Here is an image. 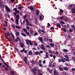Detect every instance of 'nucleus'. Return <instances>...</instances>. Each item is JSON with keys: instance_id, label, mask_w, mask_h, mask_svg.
Segmentation results:
<instances>
[{"instance_id": "obj_15", "label": "nucleus", "mask_w": 75, "mask_h": 75, "mask_svg": "<svg viewBox=\"0 0 75 75\" xmlns=\"http://www.w3.org/2000/svg\"><path fill=\"white\" fill-rule=\"evenodd\" d=\"M20 17V16L19 14H17L16 16V18L18 20L19 18Z\"/></svg>"}, {"instance_id": "obj_42", "label": "nucleus", "mask_w": 75, "mask_h": 75, "mask_svg": "<svg viewBox=\"0 0 75 75\" xmlns=\"http://www.w3.org/2000/svg\"><path fill=\"white\" fill-rule=\"evenodd\" d=\"M18 9H20V10H21L22 8V7H20L19 6H18Z\"/></svg>"}, {"instance_id": "obj_16", "label": "nucleus", "mask_w": 75, "mask_h": 75, "mask_svg": "<svg viewBox=\"0 0 75 75\" xmlns=\"http://www.w3.org/2000/svg\"><path fill=\"white\" fill-rule=\"evenodd\" d=\"M64 17L63 16H62V17H58V19L59 20H60L61 19H62L64 18Z\"/></svg>"}, {"instance_id": "obj_24", "label": "nucleus", "mask_w": 75, "mask_h": 75, "mask_svg": "<svg viewBox=\"0 0 75 75\" xmlns=\"http://www.w3.org/2000/svg\"><path fill=\"white\" fill-rule=\"evenodd\" d=\"M21 35L23 36L24 37H26V35L25 34H24V33H21Z\"/></svg>"}, {"instance_id": "obj_21", "label": "nucleus", "mask_w": 75, "mask_h": 75, "mask_svg": "<svg viewBox=\"0 0 75 75\" xmlns=\"http://www.w3.org/2000/svg\"><path fill=\"white\" fill-rule=\"evenodd\" d=\"M16 28H18V29H21V28L20 26H17V25H16Z\"/></svg>"}, {"instance_id": "obj_34", "label": "nucleus", "mask_w": 75, "mask_h": 75, "mask_svg": "<svg viewBox=\"0 0 75 75\" xmlns=\"http://www.w3.org/2000/svg\"><path fill=\"white\" fill-rule=\"evenodd\" d=\"M38 33H35V34H34V36H36V35H38Z\"/></svg>"}, {"instance_id": "obj_44", "label": "nucleus", "mask_w": 75, "mask_h": 75, "mask_svg": "<svg viewBox=\"0 0 75 75\" xmlns=\"http://www.w3.org/2000/svg\"><path fill=\"white\" fill-rule=\"evenodd\" d=\"M30 32L31 33V34H32V35H33V30H31V31H30Z\"/></svg>"}, {"instance_id": "obj_33", "label": "nucleus", "mask_w": 75, "mask_h": 75, "mask_svg": "<svg viewBox=\"0 0 75 75\" xmlns=\"http://www.w3.org/2000/svg\"><path fill=\"white\" fill-rule=\"evenodd\" d=\"M21 47L22 48H23V47H24V44H21Z\"/></svg>"}, {"instance_id": "obj_64", "label": "nucleus", "mask_w": 75, "mask_h": 75, "mask_svg": "<svg viewBox=\"0 0 75 75\" xmlns=\"http://www.w3.org/2000/svg\"><path fill=\"white\" fill-rule=\"evenodd\" d=\"M43 64H45V60H44V61H43Z\"/></svg>"}, {"instance_id": "obj_17", "label": "nucleus", "mask_w": 75, "mask_h": 75, "mask_svg": "<svg viewBox=\"0 0 75 75\" xmlns=\"http://www.w3.org/2000/svg\"><path fill=\"white\" fill-rule=\"evenodd\" d=\"M16 24H17V25H19V23H18V22H19V21H18V19H16Z\"/></svg>"}, {"instance_id": "obj_28", "label": "nucleus", "mask_w": 75, "mask_h": 75, "mask_svg": "<svg viewBox=\"0 0 75 75\" xmlns=\"http://www.w3.org/2000/svg\"><path fill=\"white\" fill-rule=\"evenodd\" d=\"M56 64L55 62H54L53 64L52 65V66L53 67H55V66L56 65Z\"/></svg>"}, {"instance_id": "obj_36", "label": "nucleus", "mask_w": 75, "mask_h": 75, "mask_svg": "<svg viewBox=\"0 0 75 75\" xmlns=\"http://www.w3.org/2000/svg\"><path fill=\"white\" fill-rule=\"evenodd\" d=\"M69 32L71 33L73 31V30H72V29H69Z\"/></svg>"}, {"instance_id": "obj_30", "label": "nucleus", "mask_w": 75, "mask_h": 75, "mask_svg": "<svg viewBox=\"0 0 75 75\" xmlns=\"http://www.w3.org/2000/svg\"><path fill=\"white\" fill-rule=\"evenodd\" d=\"M23 31H24V32H26V34L27 30L26 28H23Z\"/></svg>"}, {"instance_id": "obj_8", "label": "nucleus", "mask_w": 75, "mask_h": 75, "mask_svg": "<svg viewBox=\"0 0 75 75\" xmlns=\"http://www.w3.org/2000/svg\"><path fill=\"white\" fill-rule=\"evenodd\" d=\"M24 61L25 62V63H26V64H27V61H28V59L27 57H25V58L24 59Z\"/></svg>"}, {"instance_id": "obj_18", "label": "nucleus", "mask_w": 75, "mask_h": 75, "mask_svg": "<svg viewBox=\"0 0 75 75\" xmlns=\"http://www.w3.org/2000/svg\"><path fill=\"white\" fill-rule=\"evenodd\" d=\"M47 69V70L49 71H50V73H52V72L53 71V69H51V70L50 71V68H48Z\"/></svg>"}, {"instance_id": "obj_14", "label": "nucleus", "mask_w": 75, "mask_h": 75, "mask_svg": "<svg viewBox=\"0 0 75 75\" xmlns=\"http://www.w3.org/2000/svg\"><path fill=\"white\" fill-rule=\"evenodd\" d=\"M48 52L50 54H53L54 53V51H52L51 50H48Z\"/></svg>"}, {"instance_id": "obj_48", "label": "nucleus", "mask_w": 75, "mask_h": 75, "mask_svg": "<svg viewBox=\"0 0 75 75\" xmlns=\"http://www.w3.org/2000/svg\"><path fill=\"white\" fill-rule=\"evenodd\" d=\"M60 11L61 13H63V10H62L61 9H60Z\"/></svg>"}, {"instance_id": "obj_59", "label": "nucleus", "mask_w": 75, "mask_h": 75, "mask_svg": "<svg viewBox=\"0 0 75 75\" xmlns=\"http://www.w3.org/2000/svg\"><path fill=\"white\" fill-rule=\"evenodd\" d=\"M74 25H71V27L73 28V30H74Z\"/></svg>"}, {"instance_id": "obj_29", "label": "nucleus", "mask_w": 75, "mask_h": 75, "mask_svg": "<svg viewBox=\"0 0 75 75\" xmlns=\"http://www.w3.org/2000/svg\"><path fill=\"white\" fill-rule=\"evenodd\" d=\"M26 28L27 29V30H29L30 29V27H29V26H27V25H26Z\"/></svg>"}, {"instance_id": "obj_47", "label": "nucleus", "mask_w": 75, "mask_h": 75, "mask_svg": "<svg viewBox=\"0 0 75 75\" xmlns=\"http://www.w3.org/2000/svg\"><path fill=\"white\" fill-rule=\"evenodd\" d=\"M10 1L11 3H13L14 1V0H10Z\"/></svg>"}, {"instance_id": "obj_7", "label": "nucleus", "mask_w": 75, "mask_h": 75, "mask_svg": "<svg viewBox=\"0 0 75 75\" xmlns=\"http://www.w3.org/2000/svg\"><path fill=\"white\" fill-rule=\"evenodd\" d=\"M38 39L39 40H40V41H41V42H42V43H43V40L42 38H41V37H39L38 38Z\"/></svg>"}, {"instance_id": "obj_22", "label": "nucleus", "mask_w": 75, "mask_h": 75, "mask_svg": "<svg viewBox=\"0 0 75 75\" xmlns=\"http://www.w3.org/2000/svg\"><path fill=\"white\" fill-rule=\"evenodd\" d=\"M59 70H60V71H62L63 70V68H62V67H59Z\"/></svg>"}, {"instance_id": "obj_9", "label": "nucleus", "mask_w": 75, "mask_h": 75, "mask_svg": "<svg viewBox=\"0 0 75 75\" xmlns=\"http://www.w3.org/2000/svg\"><path fill=\"white\" fill-rule=\"evenodd\" d=\"M71 10L72 11L71 12L72 13H75V7L74 8H73Z\"/></svg>"}, {"instance_id": "obj_62", "label": "nucleus", "mask_w": 75, "mask_h": 75, "mask_svg": "<svg viewBox=\"0 0 75 75\" xmlns=\"http://www.w3.org/2000/svg\"><path fill=\"white\" fill-rule=\"evenodd\" d=\"M72 71H75V68H72V69H71Z\"/></svg>"}, {"instance_id": "obj_51", "label": "nucleus", "mask_w": 75, "mask_h": 75, "mask_svg": "<svg viewBox=\"0 0 75 75\" xmlns=\"http://www.w3.org/2000/svg\"><path fill=\"white\" fill-rule=\"evenodd\" d=\"M11 26L13 28H15V26L14 25H12Z\"/></svg>"}, {"instance_id": "obj_5", "label": "nucleus", "mask_w": 75, "mask_h": 75, "mask_svg": "<svg viewBox=\"0 0 75 75\" xmlns=\"http://www.w3.org/2000/svg\"><path fill=\"white\" fill-rule=\"evenodd\" d=\"M20 34V32L16 31L15 32V34L16 37H18V36H19Z\"/></svg>"}, {"instance_id": "obj_11", "label": "nucleus", "mask_w": 75, "mask_h": 75, "mask_svg": "<svg viewBox=\"0 0 75 75\" xmlns=\"http://www.w3.org/2000/svg\"><path fill=\"white\" fill-rule=\"evenodd\" d=\"M29 8L31 11H33L34 10V8L32 6L29 7Z\"/></svg>"}, {"instance_id": "obj_53", "label": "nucleus", "mask_w": 75, "mask_h": 75, "mask_svg": "<svg viewBox=\"0 0 75 75\" xmlns=\"http://www.w3.org/2000/svg\"><path fill=\"white\" fill-rule=\"evenodd\" d=\"M64 57L65 58H69V57H68V56H67V55H64Z\"/></svg>"}, {"instance_id": "obj_46", "label": "nucleus", "mask_w": 75, "mask_h": 75, "mask_svg": "<svg viewBox=\"0 0 75 75\" xmlns=\"http://www.w3.org/2000/svg\"><path fill=\"white\" fill-rule=\"evenodd\" d=\"M34 45L35 46H37L38 45V43H37V42H35V43H34Z\"/></svg>"}, {"instance_id": "obj_3", "label": "nucleus", "mask_w": 75, "mask_h": 75, "mask_svg": "<svg viewBox=\"0 0 75 75\" xmlns=\"http://www.w3.org/2000/svg\"><path fill=\"white\" fill-rule=\"evenodd\" d=\"M25 21H26V24H27L26 25H30V26H32V25H31V24H30V23H29L28 19L25 20Z\"/></svg>"}, {"instance_id": "obj_43", "label": "nucleus", "mask_w": 75, "mask_h": 75, "mask_svg": "<svg viewBox=\"0 0 75 75\" xmlns=\"http://www.w3.org/2000/svg\"><path fill=\"white\" fill-rule=\"evenodd\" d=\"M49 41L50 42H52V39H50L49 40Z\"/></svg>"}, {"instance_id": "obj_55", "label": "nucleus", "mask_w": 75, "mask_h": 75, "mask_svg": "<svg viewBox=\"0 0 75 75\" xmlns=\"http://www.w3.org/2000/svg\"><path fill=\"white\" fill-rule=\"evenodd\" d=\"M53 57L54 59L55 60V58H56V57H55V55H53Z\"/></svg>"}, {"instance_id": "obj_25", "label": "nucleus", "mask_w": 75, "mask_h": 75, "mask_svg": "<svg viewBox=\"0 0 75 75\" xmlns=\"http://www.w3.org/2000/svg\"><path fill=\"white\" fill-rule=\"evenodd\" d=\"M54 75H57V74H58L57 72V71H54Z\"/></svg>"}, {"instance_id": "obj_45", "label": "nucleus", "mask_w": 75, "mask_h": 75, "mask_svg": "<svg viewBox=\"0 0 75 75\" xmlns=\"http://www.w3.org/2000/svg\"><path fill=\"white\" fill-rule=\"evenodd\" d=\"M17 10V8H14L13 9V11H16V10Z\"/></svg>"}, {"instance_id": "obj_26", "label": "nucleus", "mask_w": 75, "mask_h": 75, "mask_svg": "<svg viewBox=\"0 0 75 75\" xmlns=\"http://www.w3.org/2000/svg\"><path fill=\"white\" fill-rule=\"evenodd\" d=\"M63 51H64V52H68V50L67 49H63Z\"/></svg>"}, {"instance_id": "obj_32", "label": "nucleus", "mask_w": 75, "mask_h": 75, "mask_svg": "<svg viewBox=\"0 0 75 75\" xmlns=\"http://www.w3.org/2000/svg\"><path fill=\"white\" fill-rule=\"evenodd\" d=\"M25 50V48H23V50H21V51H20V52H23Z\"/></svg>"}, {"instance_id": "obj_52", "label": "nucleus", "mask_w": 75, "mask_h": 75, "mask_svg": "<svg viewBox=\"0 0 75 75\" xmlns=\"http://www.w3.org/2000/svg\"><path fill=\"white\" fill-rule=\"evenodd\" d=\"M16 13H19V11H18V10H17L16 11Z\"/></svg>"}, {"instance_id": "obj_61", "label": "nucleus", "mask_w": 75, "mask_h": 75, "mask_svg": "<svg viewBox=\"0 0 75 75\" xmlns=\"http://www.w3.org/2000/svg\"><path fill=\"white\" fill-rule=\"evenodd\" d=\"M47 25L48 26H49L50 27L51 26V25L50 24V23H47Z\"/></svg>"}, {"instance_id": "obj_6", "label": "nucleus", "mask_w": 75, "mask_h": 75, "mask_svg": "<svg viewBox=\"0 0 75 75\" xmlns=\"http://www.w3.org/2000/svg\"><path fill=\"white\" fill-rule=\"evenodd\" d=\"M32 72H33V74H34V75H36L37 74V72L35 71V69H32Z\"/></svg>"}, {"instance_id": "obj_23", "label": "nucleus", "mask_w": 75, "mask_h": 75, "mask_svg": "<svg viewBox=\"0 0 75 75\" xmlns=\"http://www.w3.org/2000/svg\"><path fill=\"white\" fill-rule=\"evenodd\" d=\"M57 27H59V28H60L61 27V25L59 24H57Z\"/></svg>"}, {"instance_id": "obj_10", "label": "nucleus", "mask_w": 75, "mask_h": 75, "mask_svg": "<svg viewBox=\"0 0 75 75\" xmlns=\"http://www.w3.org/2000/svg\"><path fill=\"white\" fill-rule=\"evenodd\" d=\"M33 54V52L32 51L30 50L29 51V52L28 53V54L29 55H32Z\"/></svg>"}, {"instance_id": "obj_49", "label": "nucleus", "mask_w": 75, "mask_h": 75, "mask_svg": "<svg viewBox=\"0 0 75 75\" xmlns=\"http://www.w3.org/2000/svg\"><path fill=\"white\" fill-rule=\"evenodd\" d=\"M38 75H43L42 74H41V72H39V73H38Z\"/></svg>"}, {"instance_id": "obj_2", "label": "nucleus", "mask_w": 75, "mask_h": 75, "mask_svg": "<svg viewBox=\"0 0 75 75\" xmlns=\"http://www.w3.org/2000/svg\"><path fill=\"white\" fill-rule=\"evenodd\" d=\"M5 8L6 12H7L8 13H10L11 11V10L10 8L8 7L7 6H5Z\"/></svg>"}, {"instance_id": "obj_20", "label": "nucleus", "mask_w": 75, "mask_h": 75, "mask_svg": "<svg viewBox=\"0 0 75 75\" xmlns=\"http://www.w3.org/2000/svg\"><path fill=\"white\" fill-rule=\"evenodd\" d=\"M35 55H38V54H39V51L35 52Z\"/></svg>"}, {"instance_id": "obj_38", "label": "nucleus", "mask_w": 75, "mask_h": 75, "mask_svg": "<svg viewBox=\"0 0 75 75\" xmlns=\"http://www.w3.org/2000/svg\"><path fill=\"white\" fill-rule=\"evenodd\" d=\"M3 5V4H2L1 2H0V7H1Z\"/></svg>"}, {"instance_id": "obj_1", "label": "nucleus", "mask_w": 75, "mask_h": 75, "mask_svg": "<svg viewBox=\"0 0 75 75\" xmlns=\"http://www.w3.org/2000/svg\"><path fill=\"white\" fill-rule=\"evenodd\" d=\"M25 41L26 42L27 44L28 45H29L30 44V45H33V43L31 40H25Z\"/></svg>"}, {"instance_id": "obj_58", "label": "nucleus", "mask_w": 75, "mask_h": 75, "mask_svg": "<svg viewBox=\"0 0 75 75\" xmlns=\"http://www.w3.org/2000/svg\"><path fill=\"white\" fill-rule=\"evenodd\" d=\"M58 61H59V62H61V60L60 59H58Z\"/></svg>"}, {"instance_id": "obj_35", "label": "nucleus", "mask_w": 75, "mask_h": 75, "mask_svg": "<svg viewBox=\"0 0 75 75\" xmlns=\"http://www.w3.org/2000/svg\"><path fill=\"white\" fill-rule=\"evenodd\" d=\"M43 51H40L39 52V54H41L43 52Z\"/></svg>"}, {"instance_id": "obj_13", "label": "nucleus", "mask_w": 75, "mask_h": 75, "mask_svg": "<svg viewBox=\"0 0 75 75\" xmlns=\"http://www.w3.org/2000/svg\"><path fill=\"white\" fill-rule=\"evenodd\" d=\"M45 54H46V56H45L46 58H48L49 56H48V52H46L45 53Z\"/></svg>"}, {"instance_id": "obj_57", "label": "nucleus", "mask_w": 75, "mask_h": 75, "mask_svg": "<svg viewBox=\"0 0 75 75\" xmlns=\"http://www.w3.org/2000/svg\"><path fill=\"white\" fill-rule=\"evenodd\" d=\"M63 30L64 31V32H66V29H65V28H63Z\"/></svg>"}, {"instance_id": "obj_54", "label": "nucleus", "mask_w": 75, "mask_h": 75, "mask_svg": "<svg viewBox=\"0 0 75 75\" xmlns=\"http://www.w3.org/2000/svg\"><path fill=\"white\" fill-rule=\"evenodd\" d=\"M61 23H62V24H65L64 22L63 21H61Z\"/></svg>"}, {"instance_id": "obj_12", "label": "nucleus", "mask_w": 75, "mask_h": 75, "mask_svg": "<svg viewBox=\"0 0 75 75\" xmlns=\"http://www.w3.org/2000/svg\"><path fill=\"white\" fill-rule=\"evenodd\" d=\"M20 38L19 37H17V38H16L15 40V41L16 42H18V40H20Z\"/></svg>"}, {"instance_id": "obj_31", "label": "nucleus", "mask_w": 75, "mask_h": 75, "mask_svg": "<svg viewBox=\"0 0 75 75\" xmlns=\"http://www.w3.org/2000/svg\"><path fill=\"white\" fill-rule=\"evenodd\" d=\"M8 69H9L8 67H6L5 68V71H8Z\"/></svg>"}, {"instance_id": "obj_4", "label": "nucleus", "mask_w": 75, "mask_h": 75, "mask_svg": "<svg viewBox=\"0 0 75 75\" xmlns=\"http://www.w3.org/2000/svg\"><path fill=\"white\" fill-rule=\"evenodd\" d=\"M40 48H41V49H42V50H44V51H45V46L44 45H43V44H42L41 45Z\"/></svg>"}, {"instance_id": "obj_19", "label": "nucleus", "mask_w": 75, "mask_h": 75, "mask_svg": "<svg viewBox=\"0 0 75 75\" xmlns=\"http://www.w3.org/2000/svg\"><path fill=\"white\" fill-rule=\"evenodd\" d=\"M26 34L28 36H29L30 37H31V35H30V34L27 31V30H26Z\"/></svg>"}, {"instance_id": "obj_40", "label": "nucleus", "mask_w": 75, "mask_h": 75, "mask_svg": "<svg viewBox=\"0 0 75 75\" xmlns=\"http://www.w3.org/2000/svg\"><path fill=\"white\" fill-rule=\"evenodd\" d=\"M61 61L62 62H65V61L64 59H61Z\"/></svg>"}, {"instance_id": "obj_56", "label": "nucleus", "mask_w": 75, "mask_h": 75, "mask_svg": "<svg viewBox=\"0 0 75 75\" xmlns=\"http://www.w3.org/2000/svg\"><path fill=\"white\" fill-rule=\"evenodd\" d=\"M39 65L40 67H42V64H41V63H40V64H39Z\"/></svg>"}, {"instance_id": "obj_60", "label": "nucleus", "mask_w": 75, "mask_h": 75, "mask_svg": "<svg viewBox=\"0 0 75 75\" xmlns=\"http://www.w3.org/2000/svg\"><path fill=\"white\" fill-rule=\"evenodd\" d=\"M54 61V60L53 59H52V61H51L52 63Z\"/></svg>"}, {"instance_id": "obj_27", "label": "nucleus", "mask_w": 75, "mask_h": 75, "mask_svg": "<svg viewBox=\"0 0 75 75\" xmlns=\"http://www.w3.org/2000/svg\"><path fill=\"white\" fill-rule=\"evenodd\" d=\"M14 72L13 71H11V74H12V75L14 74Z\"/></svg>"}, {"instance_id": "obj_50", "label": "nucleus", "mask_w": 75, "mask_h": 75, "mask_svg": "<svg viewBox=\"0 0 75 75\" xmlns=\"http://www.w3.org/2000/svg\"><path fill=\"white\" fill-rule=\"evenodd\" d=\"M26 15H25V16H23V18L24 19H25V18H26Z\"/></svg>"}, {"instance_id": "obj_39", "label": "nucleus", "mask_w": 75, "mask_h": 75, "mask_svg": "<svg viewBox=\"0 0 75 75\" xmlns=\"http://www.w3.org/2000/svg\"><path fill=\"white\" fill-rule=\"evenodd\" d=\"M64 69L65 70H68V69L67 67H65L64 68Z\"/></svg>"}, {"instance_id": "obj_41", "label": "nucleus", "mask_w": 75, "mask_h": 75, "mask_svg": "<svg viewBox=\"0 0 75 75\" xmlns=\"http://www.w3.org/2000/svg\"><path fill=\"white\" fill-rule=\"evenodd\" d=\"M36 15H38L39 14V11H37Z\"/></svg>"}, {"instance_id": "obj_63", "label": "nucleus", "mask_w": 75, "mask_h": 75, "mask_svg": "<svg viewBox=\"0 0 75 75\" xmlns=\"http://www.w3.org/2000/svg\"><path fill=\"white\" fill-rule=\"evenodd\" d=\"M52 65V64H51V63H50V64H49V66L50 67H51V66Z\"/></svg>"}, {"instance_id": "obj_37", "label": "nucleus", "mask_w": 75, "mask_h": 75, "mask_svg": "<svg viewBox=\"0 0 75 75\" xmlns=\"http://www.w3.org/2000/svg\"><path fill=\"white\" fill-rule=\"evenodd\" d=\"M50 45L51 46H52V47H53L54 46V44H52V43H51Z\"/></svg>"}]
</instances>
